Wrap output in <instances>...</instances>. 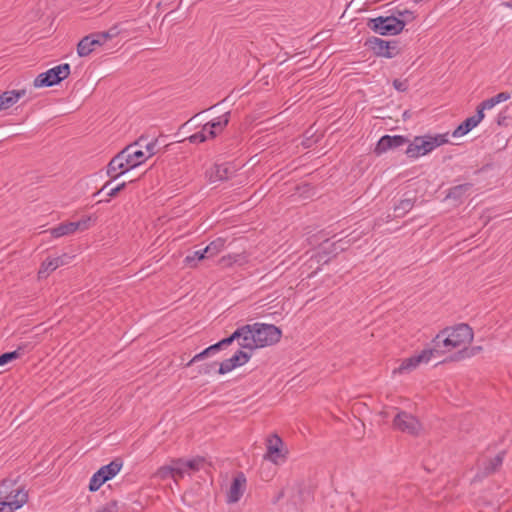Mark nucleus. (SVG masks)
Listing matches in <instances>:
<instances>
[{
  "mask_svg": "<svg viewBox=\"0 0 512 512\" xmlns=\"http://www.w3.org/2000/svg\"><path fill=\"white\" fill-rule=\"evenodd\" d=\"M474 333L468 324H457L441 330L433 339L434 352H449L464 349L473 341Z\"/></svg>",
  "mask_w": 512,
  "mask_h": 512,
  "instance_id": "1",
  "label": "nucleus"
},
{
  "mask_svg": "<svg viewBox=\"0 0 512 512\" xmlns=\"http://www.w3.org/2000/svg\"><path fill=\"white\" fill-rule=\"evenodd\" d=\"M250 328L248 350H255L271 346L279 342L281 330L273 324L254 323L248 324Z\"/></svg>",
  "mask_w": 512,
  "mask_h": 512,
  "instance_id": "2",
  "label": "nucleus"
},
{
  "mask_svg": "<svg viewBox=\"0 0 512 512\" xmlns=\"http://www.w3.org/2000/svg\"><path fill=\"white\" fill-rule=\"evenodd\" d=\"M448 142V134L416 136L406 148L409 158L417 159Z\"/></svg>",
  "mask_w": 512,
  "mask_h": 512,
  "instance_id": "3",
  "label": "nucleus"
},
{
  "mask_svg": "<svg viewBox=\"0 0 512 512\" xmlns=\"http://www.w3.org/2000/svg\"><path fill=\"white\" fill-rule=\"evenodd\" d=\"M399 15L402 18L395 16L377 17L369 21L368 26L376 33L380 35H397L405 27V20L412 16L410 11L400 12Z\"/></svg>",
  "mask_w": 512,
  "mask_h": 512,
  "instance_id": "4",
  "label": "nucleus"
},
{
  "mask_svg": "<svg viewBox=\"0 0 512 512\" xmlns=\"http://www.w3.org/2000/svg\"><path fill=\"white\" fill-rule=\"evenodd\" d=\"M12 482L4 480L0 483V512H13L21 508L28 500L26 492L20 489L8 491Z\"/></svg>",
  "mask_w": 512,
  "mask_h": 512,
  "instance_id": "5",
  "label": "nucleus"
},
{
  "mask_svg": "<svg viewBox=\"0 0 512 512\" xmlns=\"http://www.w3.org/2000/svg\"><path fill=\"white\" fill-rule=\"evenodd\" d=\"M70 74L68 63L57 65L46 72L39 74L34 80L35 87H50L66 79Z\"/></svg>",
  "mask_w": 512,
  "mask_h": 512,
  "instance_id": "6",
  "label": "nucleus"
},
{
  "mask_svg": "<svg viewBox=\"0 0 512 512\" xmlns=\"http://www.w3.org/2000/svg\"><path fill=\"white\" fill-rule=\"evenodd\" d=\"M288 449L284 446L282 439L273 434L267 439L266 453L264 459L275 465H282L286 462Z\"/></svg>",
  "mask_w": 512,
  "mask_h": 512,
  "instance_id": "7",
  "label": "nucleus"
},
{
  "mask_svg": "<svg viewBox=\"0 0 512 512\" xmlns=\"http://www.w3.org/2000/svg\"><path fill=\"white\" fill-rule=\"evenodd\" d=\"M434 354L433 349H424L419 354L405 358L397 368L392 371L393 375L408 374L415 370L420 364L428 363Z\"/></svg>",
  "mask_w": 512,
  "mask_h": 512,
  "instance_id": "8",
  "label": "nucleus"
},
{
  "mask_svg": "<svg viewBox=\"0 0 512 512\" xmlns=\"http://www.w3.org/2000/svg\"><path fill=\"white\" fill-rule=\"evenodd\" d=\"M393 427L403 433L413 436L418 435L422 430V425L419 420L412 414L399 411L393 419Z\"/></svg>",
  "mask_w": 512,
  "mask_h": 512,
  "instance_id": "9",
  "label": "nucleus"
},
{
  "mask_svg": "<svg viewBox=\"0 0 512 512\" xmlns=\"http://www.w3.org/2000/svg\"><path fill=\"white\" fill-rule=\"evenodd\" d=\"M366 44L377 56L393 58L399 54L398 43L396 41H385L377 37H372L368 39Z\"/></svg>",
  "mask_w": 512,
  "mask_h": 512,
  "instance_id": "10",
  "label": "nucleus"
},
{
  "mask_svg": "<svg viewBox=\"0 0 512 512\" xmlns=\"http://www.w3.org/2000/svg\"><path fill=\"white\" fill-rule=\"evenodd\" d=\"M130 170H132V167H130L129 161L121 150L108 163L106 173L111 180H116Z\"/></svg>",
  "mask_w": 512,
  "mask_h": 512,
  "instance_id": "11",
  "label": "nucleus"
},
{
  "mask_svg": "<svg viewBox=\"0 0 512 512\" xmlns=\"http://www.w3.org/2000/svg\"><path fill=\"white\" fill-rule=\"evenodd\" d=\"M246 477L240 472L232 480L230 487L226 494V501L229 504L237 503L243 496L246 490Z\"/></svg>",
  "mask_w": 512,
  "mask_h": 512,
  "instance_id": "12",
  "label": "nucleus"
},
{
  "mask_svg": "<svg viewBox=\"0 0 512 512\" xmlns=\"http://www.w3.org/2000/svg\"><path fill=\"white\" fill-rule=\"evenodd\" d=\"M143 141V137H140L136 142L127 145L122 152L125 154L127 160L130 163L132 169L140 166L147 161L145 152L139 148L140 143Z\"/></svg>",
  "mask_w": 512,
  "mask_h": 512,
  "instance_id": "13",
  "label": "nucleus"
},
{
  "mask_svg": "<svg viewBox=\"0 0 512 512\" xmlns=\"http://www.w3.org/2000/svg\"><path fill=\"white\" fill-rule=\"evenodd\" d=\"M251 358V354L238 350L232 357L224 360L220 363L219 374H226L234 370L235 368L246 364Z\"/></svg>",
  "mask_w": 512,
  "mask_h": 512,
  "instance_id": "14",
  "label": "nucleus"
},
{
  "mask_svg": "<svg viewBox=\"0 0 512 512\" xmlns=\"http://www.w3.org/2000/svg\"><path fill=\"white\" fill-rule=\"evenodd\" d=\"M407 142L408 139L402 135H384L379 139L375 147V153L380 155L388 150L401 147Z\"/></svg>",
  "mask_w": 512,
  "mask_h": 512,
  "instance_id": "15",
  "label": "nucleus"
},
{
  "mask_svg": "<svg viewBox=\"0 0 512 512\" xmlns=\"http://www.w3.org/2000/svg\"><path fill=\"white\" fill-rule=\"evenodd\" d=\"M250 328L248 324L238 327L229 337L222 339L218 342L220 347L228 346L235 340L238 341V344L243 349H248Z\"/></svg>",
  "mask_w": 512,
  "mask_h": 512,
  "instance_id": "16",
  "label": "nucleus"
},
{
  "mask_svg": "<svg viewBox=\"0 0 512 512\" xmlns=\"http://www.w3.org/2000/svg\"><path fill=\"white\" fill-rule=\"evenodd\" d=\"M484 118V113L476 111V114L465 119L452 133L453 137H462L475 128Z\"/></svg>",
  "mask_w": 512,
  "mask_h": 512,
  "instance_id": "17",
  "label": "nucleus"
},
{
  "mask_svg": "<svg viewBox=\"0 0 512 512\" xmlns=\"http://www.w3.org/2000/svg\"><path fill=\"white\" fill-rule=\"evenodd\" d=\"M233 172V167L228 163L216 164L210 169L208 176L211 182L223 181L229 179Z\"/></svg>",
  "mask_w": 512,
  "mask_h": 512,
  "instance_id": "18",
  "label": "nucleus"
},
{
  "mask_svg": "<svg viewBox=\"0 0 512 512\" xmlns=\"http://www.w3.org/2000/svg\"><path fill=\"white\" fill-rule=\"evenodd\" d=\"M99 46V40H96L93 34L82 38L77 45V53L80 57L88 56L95 48Z\"/></svg>",
  "mask_w": 512,
  "mask_h": 512,
  "instance_id": "19",
  "label": "nucleus"
},
{
  "mask_svg": "<svg viewBox=\"0 0 512 512\" xmlns=\"http://www.w3.org/2000/svg\"><path fill=\"white\" fill-rule=\"evenodd\" d=\"M25 95V91H6L0 95V110L8 109L14 105L22 96Z\"/></svg>",
  "mask_w": 512,
  "mask_h": 512,
  "instance_id": "20",
  "label": "nucleus"
},
{
  "mask_svg": "<svg viewBox=\"0 0 512 512\" xmlns=\"http://www.w3.org/2000/svg\"><path fill=\"white\" fill-rule=\"evenodd\" d=\"M123 463L121 460L111 461L109 464L102 466L98 472L103 475L106 481L115 477L121 470Z\"/></svg>",
  "mask_w": 512,
  "mask_h": 512,
  "instance_id": "21",
  "label": "nucleus"
},
{
  "mask_svg": "<svg viewBox=\"0 0 512 512\" xmlns=\"http://www.w3.org/2000/svg\"><path fill=\"white\" fill-rule=\"evenodd\" d=\"M77 231V225L74 222L61 223L56 227L49 229L50 234L54 238H60L66 235H71Z\"/></svg>",
  "mask_w": 512,
  "mask_h": 512,
  "instance_id": "22",
  "label": "nucleus"
},
{
  "mask_svg": "<svg viewBox=\"0 0 512 512\" xmlns=\"http://www.w3.org/2000/svg\"><path fill=\"white\" fill-rule=\"evenodd\" d=\"M64 264L63 257L47 258L41 265L39 275H48Z\"/></svg>",
  "mask_w": 512,
  "mask_h": 512,
  "instance_id": "23",
  "label": "nucleus"
},
{
  "mask_svg": "<svg viewBox=\"0 0 512 512\" xmlns=\"http://www.w3.org/2000/svg\"><path fill=\"white\" fill-rule=\"evenodd\" d=\"M226 240L222 237H219L212 242H210L205 248L204 252L207 254V258L214 257L222 252L225 248Z\"/></svg>",
  "mask_w": 512,
  "mask_h": 512,
  "instance_id": "24",
  "label": "nucleus"
},
{
  "mask_svg": "<svg viewBox=\"0 0 512 512\" xmlns=\"http://www.w3.org/2000/svg\"><path fill=\"white\" fill-rule=\"evenodd\" d=\"M229 117H230V113L227 112V113L213 119L212 121L208 122V128L212 129V130H217L218 134L221 133L224 130V128L228 125Z\"/></svg>",
  "mask_w": 512,
  "mask_h": 512,
  "instance_id": "25",
  "label": "nucleus"
},
{
  "mask_svg": "<svg viewBox=\"0 0 512 512\" xmlns=\"http://www.w3.org/2000/svg\"><path fill=\"white\" fill-rule=\"evenodd\" d=\"M414 206V201L410 198L401 199L395 206L394 211L397 217L405 216Z\"/></svg>",
  "mask_w": 512,
  "mask_h": 512,
  "instance_id": "26",
  "label": "nucleus"
},
{
  "mask_svg": "<svg viewBox=\"0 0 512 512\" xmlns=\"http://www.w3.org/2000/svg\"><path fill=\"white\" fill-rule=\"evenodd\" d=\"M173 471H174V481L177 482L179 478H183L186 474H188V469L185 464V460L183 459H174L172 460Z\"/></svg>",
  "mask_w": 512,
  "mask_h": 512,
  "instance_id": "27",
  "label": "nucleus"
},
{
  "mask_svg": "<svg viewBox=\"0 0 512 512\" xmlns=\"http://www.w3.org/2000/svg\"><path fill=\"white\" fill-rule=\"evenodd\" d=\"M207 258L204 249L193 251L184 258V263L189 267H195L197 262Z\"/></svg>",
  "mask_w": 512,
  "mask_h": 512,
  "instance_id": "28",
  "label": "nucleus"
},
{
  "mask_svg": "<svg viewBox=\"0 0 512 512\" xmlns=\"http://www.w3.org/2000/svg\"><path fill=\"white\" fill-rule=\"evenodd\" d=\"M246 262V259L243 255L241 254H230V255H226V256H223L220 260H219V263L224 266V267H229L235 263H239V264H243Z\"/></svg>",
  "mask_w": 512,
  "mask_h": 512,
  "instance_id": "29",
  "label": "nucleus"
},
{
  "mask_svg": "<svg viewBox=\"0 0 512 512\" xmlns=\"http://www.w3.org/2000/svg\"><path fill=\"white\" fill-rule=\"evenodd\" d=\"M470 187V184L454 186L449 189L446 197L449 199H460L470 189Z\"/></svg>",
  "mask_w": 512,
  "mask_h": 512,
  "instance_id": "30",
  "label": "nucleus"
},
{
  "mask_svg": "<svg viewBox=\"0 0 512 512\" xmlns=\"http://www.w3.org/2000/svg\"><path fill=\"white\" fill-rule=\"evenodd\" d=\"M118 34L119 30L116 26L105 32L93 33L96 40H99V46L103 45L108 39L116 37Z\"/></svg>",
  "mask_w": 512,
  "mask_h": 512,
  "instance_id": "31",
  "label": "nucleus"
},
{
  "mask_svg": "<svg viewBox=\"0 0 512 512\" xmlns=\"http://www.w3.org/2000/svg\"><path fill=\"white\" fill-rule=\"evenodd\" d=\"M504 452L498 453L489 463L485 466V472L487 474L496 471L503 463Z\"/></svg>",
  "mask_w": 512,
  "mask_h": 512,
  "instance_id": "32",
  "label": "nucleus"
},
{
  "mask_svg": "<svg viewBox=\"0 0 512 512\" xmlns=\"http://www.w3.org/2000/svg\"><path fill=\"white\" fill-rule=\"evenodd\" d=\"M105 482L106 480L103 478V475L97 471L90 479L89 490L92 492L97 491Z\"/></svg>",
  "mask_w": 512,
  "mask_h": 512,
  "instance_id": "33",
  "label": "nucleus"
},
{
  "mask_svg": "<svg viewBox=\"0 0 512 512\" xmlns=\"http://www.w3.org/2000/svg\"><path fill=\"white\" fill-rule=\"evenodd\" d=\"M21 355V347H19L17 350L0 355V366H3L13 360L18 359Z\"/></svg>",
  "mask_w": 512,
  "mask_h": 512,
  "instance_id": "34",
  "label": "nucleus"
},
{
  "mask_svg": "<svg viewBox=\"0 0 512 512\" xmlns=\"http://www.w3.org/2000/svg\"><path fill=\"white\" fill-rule=\"evenodd\" d=\"M156 476L162 480H165L168 478L174 479V471H173L172 463L158 468V470L156 472Z\"/></svg>",
  "mask_w": 512,
  "mask_h": 512,
  "instance_id": "35",
  "label": "nucleus"
},
{
  "mask_svg": "<svg viewBox=\"0 0 512 512\" xmlns=\"http://www.w3.org/2000/svg\"><path fill=\"white\" fill-rule=\"evenodd\" d=\"M119 505L116 500H111L93 510V512H118Z\"/></svg>",
  "mask_w": 512,
  "mask_h": 512,
  "instance_id": "36",
  "label": "nucleus"
},
{
  "mask_svg": "<svg viewBox=\"0 0 512 512\" xmlns=\"http://www.w3.org/2000/svg\"><path fill=\"white\" fill-rule=\"evenodd\" d=\"M203 462H204V459L201 457H196L193 459L185 460V464L188 469V472L200 470Z\"/></svg>",
  "mask_w": 512,
  "mask_h": 512,
  "instance_id": "37",
  "label": "nucleus"
},
{
  "mask_svg": "<svg viewBox=\"0 0 512 512\" xmlns=\"http://www.w3.org/2000/svg\"><path fill=\"white\" fill-rule=\"evenodd\" d=\"M496 105H497V103H496L495 99L493 97H491V98H489L487 100L482 101L478 105L476 111H481V113H484L485 110H490V109H492Z\"/></svg>",
  "mask_w": 512,
  "mask_h": 512,
  "instance_id": "38",
  "label": "nucleus"
},
{
  "mask_svg": "<svg viewBox=\"0 0 512 512\" xmlns=\"http://www.w3.org/2000/svg\"><path fill=\"white\" fill-rule=\"evenodd\" d=\"M156 145H157V140H153L149 143H147L145 145V156H146V159L148 160L150 157H152L153 155L156 154Z\"/></svg>",
  "mask_w": 512,
  "mask_h": 512,
  "instance_id": "39",
  "label": "nucleus"
},
{
  "mask_svg": "<svg viewBox=\"0 0 512 512\" xmlns=\"http://www.w3.org/2000/svg\"><path fill=\"white\" fill-rule=\"evenodd\" d=\"M188 140L190 143L197 144L207 141L204 134L201 133V131H198L191 136L188 137Z\"/></svg>",
  "mask_w": 512,
  "mask_h": 512,
  "instance_id": "40",
  "label": "nucleus"
},
{
  "mask_svg": "<svg viewBox=\"0 0 512 512\" xmlns=\"http://www.w3.org/2000/svg\"><path fill=\"white\" fill-rule=\"evenodd\" d=\"M200 131L202 134L205 135L206 140L213 139L218 135L217 130H212L208 128V123H206Z\"/></svg>",
  "mask_w": 512,
  "mask_h": 512,
  "instance_id": "41",
  "label": "nucleus"
},
{
  "mask_svg": "<svg viewBox=\"0 0 512 512\" xmlns=\"http://www.w3.org/2000/svg\"><path fill=\"white\" fill-rule=\"evenodd\" d=\"M482 350L481 346H474L470 349H466V347L461 351L463 353V357H472L477 355Z\"/></svg>",
  "mask_w": 512,
  "mask_h": 512,
  "instance_id": "42",
  "label": "nucleus"
},
{
  "mask_svg": "<svg viewBox=\"0 0 512 512\" xmlns=\"http://www.w3.org/2000/svg\"><path fill=\"white\" fill-rule=\"evenodd\" d=\"M220 349H221V347H220V345L217 342L216 344H213V345L207 347L206 349H204L200 353H201V355L203 356V359H204L205 357H207V356L217 352Z\"/></svg>",
  "mask_w": 512,
  "mask_h": 512,
  "instance_id": "43",
  "label": "nucleus"
},
{
  "mask_svg": "<svg viewBox=\"0 0 512 512\" xmlns=\"http://www.w3.org/2000/svg\"><path fill=\"white\" fill-rule=\"evenodd\" d=\"M90 221H91L90 217H85L79 221L74 222V224L77 225V231L78 230L83 231V230L88 229Z\"/></svg>",
  "mask_w": 512,
  "mask_h": 512,
  "instance_id": "44",
  "label": "nucleus"
},
{
  "mask_svg": "<svg viewBox=\"0 0 512 512\" xmlns=\"http://www.w3.org/2000/svg\"><path fill=\"white\" fill-rule=\"evenodd\" d=\"M493 98L495 99L496 103L499 104L509 100L511 96L508 92H500L497 95L493 96Z\"/></svg>",
  "mask_w": 512,
  "mask_h": 512,
  "instance_id": "45",
  "label": "nucleus"
},
{
  "mask_svg": "<svg viewBox=\"0 0 512 512\" xmlns=\"http://www.w3.org/2000/svg\"><path fill=\"white\" fill-rule=\"evenodd\" d=\"M126 187V183L125 182H122L120 184H118L116 187L112 188L109 192H108V196L110 198L112 197H115L120 191H122L124 188Z\"/></svg>",
  "mask_w": 512,
  "mask_h": 512,
  "instance_id": "46",
  "label": "nucleus"
},
{
  "mask_svg": "<svg viewBox=\"0 0 512 512\" xmlns=\"http://www.w3.org/2000/svg\"><path fill=\"white\" fill-rule=\"evenodd\" d=\"M393 86L398 91H405L407 89L406 83L399 80H394Z\"/></svg>",
  "mask_w": 512,
  "mask_h": 512,
  "instance_id": "47",
  "label": "nucleus"
},
{
  "mask_svg": "<svg viewBox=\"0 0 512 512\" xmlns=\"http://www.w3.org/2000/svg\"><path fill=\"white\" fill-rule=\"evenodd\" d=\"M203 359L201 353L196 354L188 363L187 366H191L193 363L198 362Z\"/></svg>",
  "mask_w": 512,
  "mask_h": 512,
  "instance_id": "48",
  "label": "nucleus"
},
{
  "mask_svg": "<svg viewBox=\"0 0 512 512\" xmlns=\"http://www.w3.org/2000/svg\"><path fill=\"white\" fill-rule=\"evenodd\" d=\"M284 496V491L281 490L278 495L275 497V499L273 500V503H277L280 499H282Z\"/></svg>",
  "mask_w": 512,
  "mask_h": 512,
  "instance_id": "49",
  "label": "nucleus"
},
{
  "mask_svg": "<svg viewBox=\"0 0 512 512\" xmlns=\"http://www.w3.org/2000/svg\"><path fill=\"white\" fill-rule=\"evenodd\" d=\"M502 119H504V117H501V115H498V119H497L498 125L502 124Z\"/></svg>",
  "mask_w": 512,
  "mask_h": 512,
  "instance_id": "50",
  "label": "nucleus"
},
{
  "mask_svg": "<svg viewBox=\"0 0 512 512\" xmlns=\"http://www.w3.org/2000/svg\"><path fill=\"white\" fill-rule=\"evenodd\" d=\"M109 183H110V182L105 183V185L103 186V188H102L100 191H98V192L96 193V195H98L102 190H104V189L109 185Z\"/></svg>",
  "mask_w": 512,
  "mask_h": 512,
  "instance_id": "51",
  "label": "nucleus"
},
{
  "mask_svg": "<svg viewBox=\"0 0 512 512\" xmlns=\"http://www.w3.org/2000/svg\"><path fill=\"white\" fill-rule=\"evenodd\" d=\"M201 372H202V373H205V374H207V373L209 372V369H208V367H206L205 369H203V370H202Z\"/></svg>",
  "mask_w": 512,
  "mask_h": 512,
  "instance_id": "52",
  "label": "nucleus"
}]
</instances>
